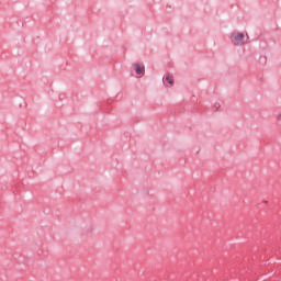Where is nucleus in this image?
<instances>
[{
    "mask_svg": "<svg viewBox=\"0 0 281 281\" xmlns=\"http://www.w3.org/2000/svg\"><path fill=\"white\" fill-rule=\"evenodd\" d=\"M232 43L234 45H243L245 43V34L243 33H237L232 36Z\"/></svg>",
    "mask_w": 281,
    "mask_h": 281,
    "instance_id": "1",
    "label": "nucleus"
},
{
    "mask_svg": "<svg viewBox=\"0 0 281 281\" xmlns=\"http://www.w3.org/2000/svg\"><path fill=\"white\" fill-rule=\"evenodd\" d=\"M135 69H136V74L138 76H142L144 74V66L139 65V64H135L134 65Z\"/></svg>",
    "mask_w": 281,
    "mask_h": 281,
    "instance_id": "2",
    "label": "nucleus"
},
{
    "mask_svg": "<svg viewBox=\"0 0 281 281\" xmlns=\"http://www.w3.org/2000/svg\"><path fill=\"white\" fill-rule=\"evenodd\" d=\"M166 81L169 83V85H175V79L172 78V76L168 75L166 77Z\"/></svg>",
    "mask_w": 281,
    "mask_h": 281,
    "instance_id": "3",
    "label": "nucleus"
},
{
    "mask_svg": "<svg viewBox=\"0 0 281 281\" xmlns=\"http://www.w3.org/2000/svg\"><path fill=\"white\" fill-rule=\"evenodd\" d=\"M276 120L281 123V111L276 115Z\"/></svg>",
    "mask_w": 281,
    "mask_h": 281,
    "instance_id": "4",
    "label": "nucleus"
}]
</instances>
